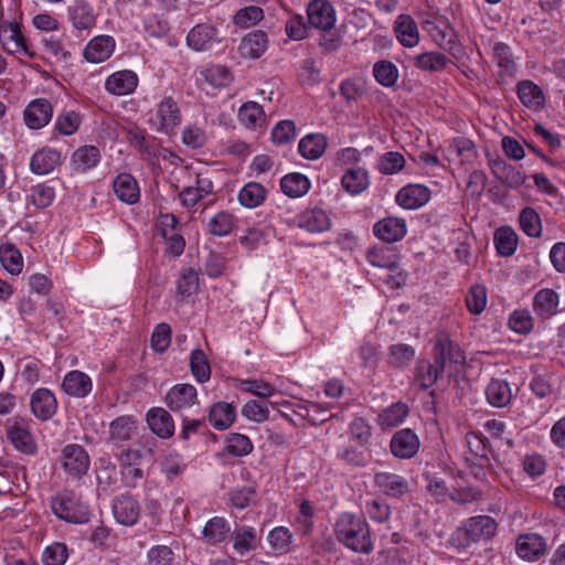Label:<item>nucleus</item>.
<instances>
[{
  "instance_id": "f257e3e1",
  "label": "nucleus",
  "mask_w": 565,
  "mask_h": 565,
  "mask_svg": "<svg viewBox=\"0 0 565 565\" xmlns=\"http://www.w3.org/2000/svg\"><path fill=\"white\" fill-rule=\"evenodd\" d=\"M334 533L339 542L356 553L369 554L373 550L370 526L363 516L342 513L335 522Z\"/></svg>"
},
{
  "instance_id": "f03ea898",
  "label": "nucleus",
  "mask_w": 565,
  "mask_h": 565,
  "mask_svg": "<svg viewBox=\"0 0 565 565\" xmlns=\"http://www.w3.org/2000/svg\"><path fill=\"white\" fill-rule=\"evenodd\" d=\"M179 0H143L137 7V17L142 20L143 30L149 35L162 38L170 31L164 13L178 9Z\"/></svg>"
},
{
  "instance_id": "7ed1b4c3",
  "label": "nucleus",
  "mask_w": 565,
  "mask_h": 565,
  "mask_svg": "<svg viewBox=\"0 0 565 565\" xmlns=\"http://www.w3.org/2000/svg\"><path fill=\"white\" fill-rule=\"evenodd\" d=\"M53 513L70 523H86L89 521L88 505L82 502L74 492L64 491L52 499Z\"/></svg>"
},
{
  "instance_id": "20e7f679",
  "label": "nucleus",
  "mask_w": 565,
  "mask_h": 565,
  "mask_svg": "<svg viewBox=\"0 0 565 565\" xmlns=\"http://www.w3.org/2000/svg\"><path fill=\"white\" fill-rule=\"evenodd\" d=\"M58 461L67 477L76 480L87 473L90 462L84 447L76 444L66 445L62 449Z\"/></svg>"
},
{
  "instance_id": "39448f33",
  "label": "nucleus",
  "mask_w": 565,
  "mask_h": 565,
  "mask_svg": "<svg viewBox=\"0 0 565 565\" xmlns=\"http://www.w3.org/2000/svg\"><path fill=\"white\" fill-rule=\"evenodd\" d=\"M498 530V523L490 515H477L467 519L458 529L463 534L465 543H477L491 540Z\"/></svg>"
},
{
  "instance_id": "423d86ee",
  "label": "nucleus",
  "mask_w": 565,
  "mask_h": 565,
  "mask_svg": "<svg viewBox=\"0 0 565 565\" xmlns=\"http://www.w3.org/2000/svg\"><path fill=\"white\" fill-rule=\"evenodd\" d=\"M222 42L218 31L211 24L199 23L193 26L186 36L188 45L198 52L213 51Z\"/></svg>"
},
{
  "instance_id": "0eeeda50",
  "label": "nucleus",
  "mask_w": 565,
  "mask_h": 565,
  "mask_svg": "<svg viewBox=\"0 0 565 565\" xmlns=\"http://www.w3.org/2000/svg\"><path fill=\"white\" fill-rule=\"evenodd\" d=\"M0 42L8 53H24L29 57L34 56L26 38L21 32L20 24L17 22L0 24Z\"/></svg>"
},
{
  "instance_id": "6e6552de",
  "label": "nucleus",
  "mask_w": 565,
  "mask_h": 565,
  "mask_svg": "<svg viewBox=\"0 0 565 565\" xmlns=\"http://www.w3.org/2000/svg\"><path fill=\"white\" fill-rule=\"evenodd\" d=\"M156 116L159 122L158 131L167 135L174 134L182 119L179 105L171 96L163 97L158 104Z\"/></svg>"
},
{
  "instance_id": "1a4fd4ad",
  "label": "nucleus",
  "mask_w": 565,
  "mask_h": 565,
  "mask_svg": "<svg viewBox=\"0 0 565 565\" xmlns=\"http://www.w3.org/2000/svg\"><path fill=\"white\" fill-rule=\"evenodd\" d=\"M310 25L322 31H329L335 23V11L327 0H313L307 8Z\"/></svg>"
},
{
  "instance_id": "9d476101",
  "label": "nucleus",
  "mask_w": 565,
  "mask_h": 565,
  "mask_svg": "<svg viewBox=\"0 0 565 565\" xmlns=\"http://www.w3.org/2000/svg\"><path fill=\"white\" fill-rule=\"evenodd\" d=\"M419 446V438L411 428H404L395 433L390 444L392 454L402 459L414 457Z\"/></svg>"
},
{
  "instance_id": "9b49d317",
  "label": "nucleus",
  "mask_w": 565,
  "mask_h": 565,
  "mask_svg": "<svg viewBox=\"0 0 565 565\" xmlns=\"http://www.w3.org/2000/svg\"><path fill=\"white\" fill-rule=\"evenodd\" d=\"M113 513L118 523L130 526L139 519L140 505L134 495L121 494L113 502Z\"/></svg>"
},
{
  "instance_id": "f8f14e48",
  "label": "nucleus",
  "mask_w": 565,
  "mask_h": 565,
  "mask_svg": "<svg viewBox=\"0 0 565 565\" xmlns=\"http://www.w3.org/2000/svg\"><path fill=\"white\" fill-rule=\"evenodd\" d=\"M53 115V107L45 98L32 100L24 109L23 117L30 129H40L47 125Z\"/></svg>"
},
{
  "instance_id": "ddd939ff",
  "label": "nucleus",
  "mask_w": 565,
  "mask_h": 565,
  "mask_svg": "<svg viewBox=\"0 0 565 565\" xmlns=\"http://www.w3.org/2000/svg\"><path fill=\"white\" fill-rule=\"evenodd\" d=\"M373 232L381 241L395 243L405 237L407 233L406 221L401 217L388 216L376 222Z\"/></svg>"
},
{
  "instance_id": "4468645a",
  "label": "nucleus",
  "mask_w": 565,
  "mask_h": 565,
  "mask_svg": "<svg viewBox=\"0 0 565 565\" xmlns=\"http://www.w3.org/2000/svg\"><path fill=\"white\" fill-rule=\"evenodd\" d=\"M430 190L423 184H408L403 186L396 194V202L407 210H415L424 206L430 199Z\"/></svg>"
},
{
  "instance_id": "2eb2a0df",
  "label": "nucleus",
  "mask_w": 565,
  "mask_h": 565,
  "mask_svg": "<svg viewBox=\"0 0 565 565\" xmlns=\"http://www.w3.org/2000/svg\"><path fill=\"white\" fill-rule=\"evenodd\" d=\"M68 19L78 31L90 30L96 24L94 8L86 0H75L67 8Z\"/></svg>"
},
{
  "instance_id": "dca6fc26",
  "label": "nucleus",
  "mask_w": 565,
  "mask_h": 565,
  "mask_svg": "<svg viewBox=\"0 0 565 565\" xmlns=\"http://www.w3.org/2000/svg\"><path fill=\"white\" fill-rule=\"evenodd\" d=\"M515 551L521 558L534 562L545 553L546 542L535 533L522 534L516 540Z\"/></svg>"
},
{
  "instance_id": "f3484780",
  "label": "nucleus",
  "mask_w": 565,
  "mask_h": 565,
  "mask_svg": "<svg viewBox=\"0 0 565 565\" xmlns=\"http://www.w3.org/2000/svg\"><path fill=\"white\" fill-rule=\"evenodd\" d=\"M31 409L40 420L50 419L56 412L57 402L47 388H38L31 396Z\"/></svg>"
},
{
  "instance_id": "a211bd4d",
  "label": "nucleus",
  "mask_w": 565,
  "mask_h": 565,
  "mask_svg": "<svg viewBox=\"0 0 565 565\" xmlns=\"http://www.w3.org/2000/svg\"><path fill=\"white\" fill-rule=\"evenodd\" d=\"M138 85V76L135 72L124 70L113 73L105 83L108 93L122 96L132 93Z\"/></svg>"
},
{
  "instance_id": "6ab92c4d",
  "label": "nucleus",
  "mask_w": 565,
  "mask_h": 565,
  "mask_svg": "<svg viewBox=\"0 0 565 565\" xmlns=\"http://www.w3.org/2000/svg\"><path fill=\"white\" fill-rule=\"evenodd\" d=\"M374 482L384 494L392 498H401L409 491L408 481L396 473L376 472Z\"/></svg>"
},
{
  "instance_id": "aec40b11",
  "label": "nucleus",
  "mask_w": 565,
  "mask_h": 565,
  "mask_svg": "<svg viewBox=\"0 0 565 565\" xmlns=\"http://www.w3.org/2000/svg\"><path fill=\"white\" fill-rule=\"evenodd\" d=\"M115 49V41L109 35H99L88 42L84 50V57L90 63H102L110 57Z\"/></svg>"
},
{
  "instance_id": "412c9836",
  "label": "nucleus",
  "mask_w": 565,
  "mask_h": 565,
  "mask_svg": "<svg viewBox=\"0 0 565 565\" xmlns=\"http://www.w3.org/2000/svg\"><path fill=\"white\" fill-rule=\"evenodd\" d=\"M558 305L559 295L551 288H543L539 290L533 298V310L543 319H547L556 315L558 311Z\"/></svg>"
},
{
  "instance_id": "4be33fe9",
  "label": "nucleus",
  "mask_w": 565,
  "mask_h": 565,
  "mask_svg": "<svg viewBox=\"0 0 565 565\" xmlns=\"http://www.w3.org/2000/svg\"><path fill=\"white\" fill-rule=\"evenodd\" d=\"M196 388L191 384H177L166 395V403L172 411L189 407L194 404Z\"/></svg>"
},
{
  "instance_id": "5701e85b",
  "label": "nucleus",
  "mask_w": 565,
  "mask_h": 565,
  "mask_svg": "<svg viewBox=\"0 0 565 565\" xmlns=\"http://www.w3.org/2000/svg\"><path fill=\"white\" fill-rule=\"evenodd\" d=\"M90 377L81 371L68 372L62 383L63 391L75 397H85L92 391Z\"/></svg>"
},
{
  "instance_id": "b1692460",
  "label": "nucleus",
  "mask_w": 565,
  "mask_h": 565,
  "mask_svg": "<svg viewBox=\"0 0 565 565\" xmlns=\"http://www.w3.org/2000/svg\"><path fill=\"white\" fill-rule=\"evenodd\" d=\"M268 38L264 31L257 30L246 34L239 46V53L244 57L258 58L267 49Z\"/></svg>"
},
{
  "instance_id": "393cba45",
  "label": "nucleus",
  "mask_w": 565,
  "mask_h": 565,
  "mask_svg": "<svg viewBox=\"0 0 565 565\" xmlns=\"http://www.w3.org/2000/svg\"><path fill=\"white\" fill-rule=\"evenodd\" d=\"M113 189L116 196L128 204H134L139 200V188L135 178L129 173H120L113 182Z\"/></svg>"
},
{
  "instance_id": "a878e982",
  "label": "nucleus",
  "mask_w": 565,
  "mask_h": 565,
  "mask_svg": "<svg viewBox=\"0 0 565 565\" xmlns=\"http://www.w3.org/2000/svg\"><path fill=\"white\" fill-rule=\"evenodd\" d=\"M366 259L372 266L388 269L391 271L396 270L399 266V254L396 249L386 246L375 247L367 250Z\"/></svg>"
},
{
  "instance_id": "bb28decb",
  "label": "nucleus",
  "mask_w": 565,
  "mask_h": 565,
  "mask_svg": "<svg viewBox=\"0 0 565 565\" xmlns=\"http://www.w3.org/2000/svg\"><path fill=\"white\" fill-rule=\"evenodd\" d=\"M61 154L57 150L51 148H42L38 150L31 158L30 168L33 173L47 174L60 163Z\"/></svg>"
},
{
  "instance_id": "cd10ccee",
  "label": "nucleus",
  "mask_w": 565,
  "mask_h": 565,
  "mask_svg": "<svg viewBox=\"0 0 565 565\" xmlns=\"http://www.w3.org/2000/svg\"><path fill=\"white\" fill-rule=\"evenodd\" d=\"M518 97L530 109L539 110L545 103L543 90L532 81H521L516 85Z\"/></svg>"
},
{
  "instance_id": "c85d7f7f",
  "label": "nucleus",
  "mask_w": 565,
  "mask_h": 565,
  "mask_svg": "<svg viewBox=\"0 0 565 565\" xmlns=\"http://www.w3.org/2000/svg\"><path fill=\"white\" fill-rule=\"evenodd\" d=\"M395 32L402 45L413 47L418 43L417 24L408 14H401L395 22Z\"/></svg>"
},
{
  "instance_id": "c756f323",
  "label": "nucleus",
  "mask_w": 565,
  "mask_h": 565,
  "mask_svg": "<svg viewBox=\"0 0 565 565\" xmlns=\"http://www.w3.org/2000/svg\"><path fill=\"white\" fill-rule=\"evenodd\" d=\"M327 148V138L321 134H309L305 136L298 145L299 153L308 159L316 160L320 158Z\"/></svg>"
},
{
  "instance_id": "7c9ffc66",
  "label": "nucleus",
  "mask_w": 565,
  "mask_h": 565,
  "mask_svg": "<svg viewBox=\"0 0 565 565\" xmlns=\"http://www.w3.org/2000/svg\"><path fill=\"white\" fill-rule=\"evenodd\" d=\"M7 435L17 450L26 455L36 452V443L32 434L24 426H10Z\"/></svg>"
},
{
  "instance_id": "2f4dec72",
  "label": "nucleus",
  "mask_w": 565,
  "mask_h": 565,
  "mask_svg": "<svg viewBox=\"0 0 565 565\" xmlns=\"http://www.w3.org/2000/svg\"><path fill=\"white\" fill-rule=\"evenodd\" d=\"M299 226L310 233H321L330 227V220L321 209L305 211L299 217Z\"/></svg>"
},
{
  "instance_id": "473e14b6",
  "label": "nucleus",
  "mask_w": 565,
  "mask_h": 565,
  "mask_svg": "<svg viewBox=\"0 0 565 565\" xmlns=\"http://www.w3.org/2000/svg\"><path fill=\"white\" fill-rule=\"evenodd\" d=\"M270 412L278 413L274 406L269 409V402L267 399L249 401L242 408L243 416L256 423L277 420L275 416H270Z\"/></svg>"
},
{
  "instance_id": "72a5a7b5",
  "label": "nucleus",
  "mask_w": 565,
  "mask_h": 565,
  "mask_svg": "<svg viewBox=\"0 0 565 565\" xmlns=\"http://www.w3.org/2000/svg\"><path fill=\"white\" fill-rule=\"evenodd\" d=\"M495 177L510 188H519L525 181V175L521 169H518L504 161H495L492 166Z\"/></svg>"
},
{
  "instance_id": "f704fd0d",
  "label": "nucleus",
  "mask_w": 565,
  "mask_h": 565,
  "mask_svg": "<svg viewBox=\"0 0 565 565\" xmlns=\"http://www.w3.org/2000/svg\"><path fill=\"white\" fill-rule=\"evenodd\" d=\"M342 186L351 194H360L370 185L367 171L362 168L349 169L341 179Z\"/></svg>"
},
{
  "instance_id": "c9c22d12",
  "label": "nucleus",
  "mask_w": 565,
  "mask_h": 565,
  "mask_svg": "<svg viewBox=\"0 0 565 565\" xmlns=\"http://www.w3.org/2000/svg\"><path fill=\"white\" fill-rule=\"evenodd\" d=\"M281 191L289 198H300L310 189V181L301 173H289L280 181Z\"/></svg>"
},
{
  "instance_id": "e433bc0d",
  "label": "nucleus",
  "mask_w": 565,
  "mask_h": 565,
  "mask_svg": "<svg viewBox=\"0 0 565 565\" xmlns=\"http://www.w3.org/2000/svg\"><path fill=\"white\" fill-rule=\"evenodd\" d=\"M72 159L76 171L86 172L97 166L100 151L95 146H83L73 153Z\"/></svg>"
},
{
  "instance_id": "4c0bfd02",
  "label": "nucleus",
  "mask_w": 565,
  "mask_h": 565,
  "mask_svg": "<svg viewBox=\"0 0 565 565\" xmlns=\"http://www.w3.org/2000/svg\"><path fill=\"white\" fill-rule=\"evenodd\" d=\"M488 402L495 407L508 405L512 398L511 388L503 380H492L486 390Z\"/></svg>"
},
{
  "instance_id": "58836bf2",
  "label": "nucleus",
  "mask_w": 565,
  "mask_h": 565,
  "mask_svg": "<svg viewBox=\"0 0 565 565\" xmlns=\"http://www.w3.org/2000/svg\"><path fill=\"white\" fill-rule=\"evenodd\" d=\"M494 244L499 255L509 257L516 250L518 235L511 227L502 226L494 233Z\"/></svg>"
},
{
  "instance_id": "ea45409f",
  "label": "nucleus",
  "mask_w": 565,
  "mask_h": 565,
  "mask_svg": "<svg viewBox=\"0 0 565 565\" xmlns=\"http://www.w3.org/2000/svg\"><path fill=\"white\" fill-rule=\"evenodd\" d=\"M238 119L245 127L255 129L265 121L263 107L256 102H247L239 107Z\"/></svg>"
},
{
  "instance_id": "a19ab883",
  "label": "nucleus",
  "mask_w": 565,
  "mask_h": 565,
  "mask_svg": "<svg viewBox=\"0 0 565 565\" xmlns=\"http://www.w3.org/2000/svg\"><path fill=\"white\" fill-rule=\"evenodd\" d=\"M234 550L244 555L256 548L257 534L252 526H239L234 530Z\"/></svg>"
},
{
  "instance_id": "79ce46f5",
  "label": "nucleus",
  "mask_w": 565,
  "mask_h": 565,
  "mask_svg": "<svg viewBox=\"0 0 565 565\" xmlns=\"http://www.w3.org/2000/svg\"><path fill=\"white\" fill-rule=\"evenodd\" d=\"M373 75L382 86L393 87L399 77V72L393 62L382 60L374 64Z\"/></svg>"
},
{
  "instance_id": "37998d69",
  "label": "nucleus",
  "mask_w": 565,
  "mask_h": 565,
  "mask_svg": "<svg viewBox=\"0 0 565 565\" xmlns=\"http://www.w3.org/2000/svg\"><path fill=\"white\" fill-rule=\"evenodd\" d=\"M138 457L137 452L134 451H125L120 455V461L122 465L121 475L125 483L128 487H135L137 481L141 480L143 477V471L136 463L131 462V459Z\"/></svg>"
},
{
  "instance_id": "c03bdc74",
  "label": "nucleus",
  "mask_w": 565,
  "mask_h": 565,
  "mask_svg": "<svg viewBox=\"0 0 565 565\" xmlns=\"http://www.w3.org/2000/svg\"><path fill=\"white\" fill-rule=\"evenodd\" d=\"M265 198L266 190L257 182L247 183L238 193V201L241 204L249 209L260 205Z\"/></svg>"
},
{
  "instance_id": "a18cd8bd",
  "label": "nucleus",
  "mask_w": 565,
  "mask_h": 565,
  "mask_svg": "<svg viewBox=\"0 0 565 565\" xmlns=\"http://www.w3.org/2000/svg\"><path fill=\"white\" fill-rule=\"evenodd\" d=\"M190 367L193 376L200 383H205L211 377V366L205 353L201 349L191 352Z\"/></svg>"
},
{
  "instance_id": "49530a36",
  "label": "nucleus",
  "mask_w": 565,
  "mask_h": 565,
  "mask_svg": "<svg viewBox=\"0 0 565 565\" xmlns=\"http://www.w3.org/2000/svg\"><path fill=\"white\" fill-rule=\"evenodd\" d=\"M200 74L203 79L214 88L225 87L232 81V74L224 65H211L201 71Z\"/></svg>"
},
{
  "instance_id": "de8ad7c7",
  "label": "nucleus",
  "mask_w": 565,
  "mask_h": 565,
  "mask_svg": "<svg viewBox=\"0 0 565 565\" xmlns=\"http://www.w3.org/2000/svg\"><path fill=\"white\" fill-rule=\"evenodd\" d=\"M0 262L3 268L12 275L20 274L23 267L21 253L10 244L0 246Z\"/></svg>"
},
{
  "instance_id": "09e8293b",
  "label": "nucleus",
  "mask_w": 565,
  "mask_h": 565,
  "mask_svg": "<svg viewBox=\"0 0 565 565\" xmlns=\"http://www.w3.org/2000/svg\"><path fill=\"white\" fill-rule=\"evenodd\" d=\"M234 223V216L226 211H222L210 218L207 231L214 236H226L232 232Z\"/></svg>"
},
{
  "instance_id": "8fccbe9b",
  "label": "nucleus",
  "mask_w": 565,
  "mask_h": 565,
  "mask_svg": "<svg viewBox=\"0 0 565 565\" xmlns=\"http://www.w3.org/2000/svg\"><path fill=\"white\" fill-rule=\"evenodd\" d=\"M228 531L230 526L227 525L226 520L220 516H215L211 519L204 526L203 536L209 543L216 544L225 540Z\"/></svg>"
},
{
  "instance_id": "3c124183",
  "label": "nucleus",
  "mask_w": 565,
  "mask_h": 565,
  "mask_svg": "<svg viewBox=\"0 0 565 565\" xmlns=\"http://www.w3.org/2000/svg\"><path fill=\"white\" fill-rule=\"evenodd\" d=\"M449 58L439 52H427L416 56V66L423 71L439 72L443 71Z\"/></svg>"
},
{
  "instance_id": "603ef678",
  "label": "nucleus",
  "mask_w": 565,
  "mask_h": 565,
  "mask_svg": "<svg viewBox=\"0 0 565 565\" xmlns=\"http://www.w3.org/2000/svg\"><path fill=\"white\" fill-rule=\"evenodd\" d=\"M199 290V275L189 268L183 271L181 277L177 280V296L184 300L191 297Z\"/></svg>"
},
{
  "instance_id": "864d4df0",
  "label": "nucleus",
  "mask_w": 565,
  "mask_h": 565,
  "mask_svg": "<svg viewBox=\"0 0 565 565\" xmlns=\"http://www.w3.org/2000/svg\"><path fill=\"white\" fill-rule=\"evenodd\" d=\"M521 230L530 237H539L542 232V225L539 214L532 207L522 210L520 217Z\"/></svg>"
},
{
  "instance_id": "5fc2aeb1",
  "label": "nucleus",
  "mask_w": 565,
  "mask_h": 565,
  "mask_svg": "<svg viewBox=\"0 0 565 565\" xmlns=\"http://www.w3.org/2000/svg\"><path fill=\"white\" fill-rule=\"evenodd\" d=\"M264 18V11L260 7L257 6H249L239 9L234 18L233 22L235 25L247 29L253 25H255L257 22H259Z\"/></svg>"
},
{
  "instance_id": "6e6d98bb",
  "label": "nucleus",
  "mask_w": 565,
  "mask_h": 565,
  "mask_svg": "<svg viewBox=\"0 0 565 565\" xmlns=\"http://www.w3.org/2000/svg\"><path fill=\"white\" fill-rule=\"evenodd\" d=\"M235 418V407L226 402L215 403L209 413L211 424H233Z\"/></svg>"
},
{
  "instance_id": "4d7b16f0",
  "label": "nucleus",
  "mask_w": 565,
  "mask_h": 565,
  "mask_svg": "<svg viewBox=\"0 0 565 565\" xmlns=\"http://www.w3.org/2000/svg\"><path fill=\"white\" fill-rule=\"evenodd\" d=\"M81 116L74 110L63 111L56 117L55 128L64 136L75 134L81 126Z\"/></svg>"
},
{
  "instance_id": "13d9d810",
  "label": "nucleus",
  "mask_w": 565,
  "mask_h": 565,
  "mask_svg": "<svg viewBox=\"0 0 565 565\" xmlns=\"http://www.w3.org/2000/svg\"><path fill=\"white\" fill-rule=\"evenodd\" d=\"M292 535L287 527L278 526L273 529L268 534V541L273 550L284 554L289 551Z\"/></svg>"
},
{
  "instance_id": "bf43d9fd",
  "label": "nucleus",
  "mask_w": 565,
  "mask_h": 565,
  "mask_svg": "<svg viewBox=\"0 0 565 565\" xmlns=\"http://www.w3.org/2000/svg\"><path fill=\"white\" fill-rule=\"evenodd\" d=\"M466 303L471 313H481L487 305L486 288L480 285L472 286L466 297Z\"/></svg>"
},
{
  "instance_id": "052dcab7",
  "label": "nucleus",
  "mask_w": 565,
  "mask_h": 565,
  "mask_svg": "<svg viewBox=\"0 0 565 565\" xmlns=\"http://www.w3.org/2000/svg\"><path fill=\"white\" fill-rule=\"evenodd\" d=\"M238 388L243 392L252 393L260 399H266L275 392L273 385L263 380H243L241 381Z\"/></svg>"
},
{
  "instance_id": "680f3d73",
  "label": "nucleus",
  "mask_w": 565,
  "mask_h": 565,
  "mask_svg": "<svg viewBox=\"0 0 565 565\" xmlns=\"http://www.w3.org/2000/svg\"><path fill=\"white\" fill-rule=\"evenodd\" d=\"M296 137V125L292 120H281L271 130V140L276 145H285Z\"/></svg>"
},
{
  "instance_id": "e2e57ef3",
  "label": "nucleus",
  "mask_w": 565,
  "mask_h": 565,
  "mask_svg": "<svg viewBox=\"0 0 565 565\" xmlns=\"http://www.w3.org/2000/svg\"><path fill=\"white\" fill-rule=\"evenodd\" d=\"M68 557L67 547L64 543L55 542L47 546L42 555L44 565H64Z\"/></svg>"
},
{
  "instance_id": "0e129e2a",
  "label": "nucleus",
  "mask_w": 565,
  "mask_h": 565,
  "mask_svg": "<svg viewBox=\"0 0 565 565\" xmlns=\"http://www.w3.org/2000/svg\"><path fill=\"white\" fill-rule=\"evenodd\" d=\"M493 57L500 68L504 70L509 74L514 72L515 63L509 45L502 42L495 43L493 46Z\"/></svg>"
},
{
  "instance_id": "69168bd1",
  "label": "nucleus",
  "mask_w": 565,
  "mask_h": 565,
  "mask_svg": "<svg viewBox=\"0 0 565 565\" xmlns=\"http://www.w3.org/2000/svg\"><path fill=\"white\" fill-rule=\"evenodd\" d=\"M171 343V328L168 323H159L151 334V348L156 352H164Z\"/></svg>"
},
{
  "instance_id": "338daca9",
  "label": "nucleus",
  "mask_w": 565,
  "mask_h": 565,
  "mask_svg": "<svg viewBox=\"0 0 565 565\" xmlns=\"http://www.w3.org/2000/svg\"><path fill=\"white\" fill-rule=\"evenodd\" d=\"M441 373V370L429 361H419L417 364V376L425 388L430 387Z\"/></svg>"
},
{
  "instance_id": "774afa93",
  "label": "nucleus",
  "mask_w": 565,
  "mask_h": 565,
  "mask_svg": "<svg viewBox=\"0 0 565 565\" xmlns=\"http://www.w3.org/2000/svg\"><path fill=\"white\" fill-rule=\"evenodd\" d=\"M467 445L472 455L480 459H487V452L489 449V439L480 433L468 431L466 435Z\"/></svg>"
}]
</instances>
